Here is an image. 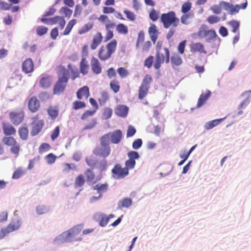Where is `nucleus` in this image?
Instances as JSON below:
<instances>
[{
	"label": "nucleus",
	"instance_id": "obj_1",
	"mask_svg": "<svg viewBox=\"0 0 251 251\" xmlns=\"http://www.w3.org/2000/svg\"><path fill=\"white\" fill-rule=\"evenodd\" d=\"M160 22L162 23L164 28H169L166 34V38L168 40H170L176 33V27L179 23V19L177 17L176 13L174 11H171L166 13H163L161 15Z\"/></svg>",
	"mask_w": 251,
	"mask_h": 251
},
{
	"label": "nucleus",
	"instance_id": "obj_2",
	"mask_svg": "<svg viewBox=\"0 0 251 251\" xmlns=\"http://www.w3.org/2000/svg\"><path fill=\"white\" fill-rule=\"evenodd\" d=\"M69 78V71L64 67H60L58 79L55 83L53 88V94L54 95H58L64 91Z\"/></svg>",
	"mask_w": 251,
	"mask_h": 251
},
{
	"label": "nucleus",
	"instance_id": "obj_3",
	"mask_svg": "<svg viewBox=\"0 0 251 251\" xmlns=\"http://www.w3.org/2000/svg\"><path fill=\"white\" fill-rule=\"evenodd\" d=\"M100 140V145L95 148L93 153L97 157L105 159L110 155L111 150L108 143L107 137L102 136Z\"/></svg>",
	"mask_w": 251,
	"mask_h": 251
},
{
	"label": "nucleus",
	"instance_id": "obj_4",
	"mask_svg": "<svg viewBox=\"0 0 251 251\" xmlns=\"http://www.w3.org/2000/svg\"><path fill=\"white\" fill-rule=\"evenodd\" d=\"M117 46V42L115 39L112 40L106 46H101L98 52V57L100 60L105 61L111 56L115 51Z\"/></svg>",
	"mask_w": 251,
	"mask_h": 251
},
{
	"label": "nucleus",
	"instance_id": "obj_5",
	"mask_svg": "<svg viewBox=\"0 0 251 251\" xmlns=\"http://www.w3.org/2000/svg\"><path fill=\"white\" fill-rule=\"evenodd\" d=\"M82 229V226L81 225H77L69 230L64 232L61 236L64 240L66 242H71L73 239L75 238V241H81V238H76L77 236L79 235Z\"/></svg>",
	"mask_w": 251,
	"mask_h": 251
},
{
	"label": "nucleus",
	"instance_id": "obj_6",
	"mask_svg": "<svg viewBox=\"0 0 251 251\" xmlns=\"http://www.w3.org/2000/svg\"><path fill=\"white\" fill-rule=\"evenodd\" d=\"M152 81V78L150 75H146L144 77L138 90V99L142 100L148 94L150 88V84Z\"/></svg>",
	"mask_w": 251,
	"mask_h": 251
},
{
	"label": "nucleus",
	"instance_id": "obj_7",
	"mask_svg": "<svg viewBox=\"0 0 251 251\" xmlns=\"http://www.w3.org/2000/svg\"><path fill=\"white\" fill-rule=\"evenodd\" d=\"M198 35L201 38H205L207 42L214 40L217 36L215 30L209 29L206 25H202L200 26L198 32Z\"/></svg>",
	"mask_w": 251,
	"mask_h": 251
},
{
	"label": "nucleus",
	"instance_id": "obj_8",
	"mask_svg": "<svg viewBox=\"0 0 251 251\" xmlns=\"http://www.w3.org/2000/svg\"><path fill=\"white\" fill-rule=\"evenodd\" d=\"M2 143L7 146L10 147V152L18 156L20 151V145L15 138L12 136H4L2 139Z\"/></svg>",
	"mask_w": 251,
	"mask_h": 251
},
{
	"label": "nucleus",
	"instance_id": "obj_9",
	"mask_svg": "<svg viewBox=\"0 0 251 251\" xmlns=\"http://www.w3.org/2000/svg\"><path fill=\"white\" fill-rule=\"evenodd\" d=\"M22 225V221L18 218L13 219L8 225L0 231V239L8 233L18 230Z\"/></svg>",
	"mask_w": 251,
	"mask_h": 251
},
{
	"label": "nucleus",
	"instance_id": "obj_10",
	"mask_svg": "<svg viewBox=\"0 0 251 251\" xmlns=\"http://www.w3.org/2000/svg\"><path fill=\"white\" fill-rule=\"evenodd\" d=\"M165 51V55L162 53L157 51L155 55V60L154 63V68L156 70L159 69L161 64L163 63L164 61L166 63H168L170 61V51L167 48L164 49Z\"/></svg>",
	"mask_w": 251,
	"mask_h": 251
},
{
	"label": "nucleus",
	"instance_id": "obj_11",
	"mask_svg": "<svg viewBox=\"0 0 251 251\" xmlns=\"http://www.w3.org/2000/svg\"><path fill=\"white\" fill-rule=\"evenodd\" d=\"M44 121L39 120L38 115L32 118L31 130L30 134L32 136L37 135L40 132L44 126Z\"/></svg>",
	"mask_w": 251,
	"mask_h": 251
},
{
	"label": "nucleus",
	"instance_id": "obj_12",
	"mask_svg": "<svg viewBox=\"0 0 251 251\" xmlns=\"http://www.w3.org/2000/svg\"><path fill=\"white\" fill-rule=\"evenodd\" d=\"M9 118L11 122L14 126H18L21 123H22L24 120V111L22 109L12 111L9 113Z\"/></svg>",
	"mask_w": 251,
	"mask_h": 251
},
{
	"label": "nucleus",
	"instance_id": "obj_13",
	"mask_svg": "<svg viewBox=\"0 0 251 251\" xmlns=\"http://www.w3.org/2000/svg\"><path fill=\"white\" fill-rule=\"evenodd\" d=\"M111 172L114 177L117 179H122L127 176L129 172L126 167L123 168L122 165L117 163L115 164L111 170Z\"/></svg>",
	"mask_w": 251,
	"mask_h": 251
},
{
	"label": "nucleus",
	"instance_id": "obj_14",
	"mask_svg": "<svg viewBox=\"0 0 251 251\" xmlns=\"http://www.w3.org/2000/svg\"><path fill=\"white\" fill-rule=\"evenodd\" d=\"M102 136H106L107 137L108 143L109 144L110 139L113 144H119L122 138L123 135L121 130L118 129L115 130L112 132H110L104 134Z\"/></svg>",
	"mask_w": 251,
	"mask_h": 251
},
{
	"label": "nucleus",
	"instance_id": "obj_15",
	"mask_svg": "<svg viewBox=\"0 0 251 251\" xmlns=\"http://www.w3.org/2000/svg\"><path fill=\"white\" fill-rule=\"evenodd\" d=\"M27 106L31 113H35L39 110L41 105L37 98L36 96H33L28 99Z\"/></svg>",
	"mask_w": 251,
	"mask_h": 251
},
{
	"label": "nucleus",
	"instance_id": "obj_16",
	"mask_svg": "<svg viewBox=\"0 0 251 251\" xmlns=\"http://www.w3.org/2000/svg\"><path fill=\"white\" fill-rule=\"evenodd\" d=\"M89 101L94 110V111L87 110L84 112L81 117V119L83 121L86 120L89 117L93 116L96 111L99 108V106L97 104V102L94 98H90Z\"/></svg>",
	"mask_w": 251,
	"mask_h": 251
},
{
	"label": "nucleus",
	"instance_id": "obj_17",
	"mask_svg": "<svg viewBox=\"0 0 251 251\" xmlns=\"http://www.w3.org/2000/svg\"><path fill=\"white\" fill-rule=\"evenodd\" d=\"M2 127L3 133L6 136H12L16 134V128L10 123L3 122Z\"/></svg>",
	"mask_w": 251,
	"mask_h": 251
},
{
	"label": "nucleus",
	"instance_id": "obj_18",
	"mask_svg": "<svg viewBox=\"0 0 251 251\" xmlns=\"http://www.w3.org/2000/svg\"><path fill=\"white\" fill-rule=\"evenodd\" d=\"M22 71L25 74H28L32 72L34 70V63L31 58H27L25 60L22 67Z\"/></svg>",
	"mask_w": 251,
	"mask_h": 251
},
{
	"label": "nucleus",
	"instance_id": "obj_19",
	"mask_svg": "<svg viewBox=\"0 0 251 251\" xmlns=\"http://www.w3.org/2000/svg\"><path fill=\"white\" fill-rule=\"evenodd\" d=\"M91 67L94 74L98 75L101 73L102 68L100 63L99 60L94 57L91 58Z\"/></svg>",
	"mask_w": 251,
	"mask_h": 251
},
{
	"label": "nucleus",
	"instance_id": "obj_20",
	"mask_svg": "<svg viewBox=\"0 0 251 251\" xmlns=\"http://www.w3.org/2000/svg\"><path fill=\"white\" fill-rule=\"evenodd\" d=\"M89 96V89L87 86H83L79 89L76 92V97L79 100L87 99Z\"/></svg>",
	"mask_w": 251,
	"mask_h": 251
},
{
	"label": "nucleus",
	"instance_id": "obj_21",
	"mask_svg": "<svg viewBox=\"0 0 251 251\" xmlns=\"http://www.w3.org/2000/svg\"><path fill=\"white\" fill-rule=\"evenodd\" d=\"M149 34L151 40L154 44L157 40L158 34L157 27L154 24H151V25L149 28Z\"/></svg>",
	"mask_w": 251,
	"mask_h": 251
},
{
	"label": "nucleus",
	"instance_id": "obj_22",
	"mask_svg": "<svg viewBox=\"0 0 251 251\" xmlns=\"http://www.w3.org/2000/svg\"><path fill=\"white\" fill-rule=\"evenodd\" d=\"M97 218L99 220V225L100 226H105L108 223L109 220L113 218L114 215L112 214L106 216L104 214L100 213L97 215Z\"/></svg>",
	"mask_w": 251,
	"mask_h": 251
},
{
	"label": "nucleus",
	"instance_id": "obj_23",
	"mask_svg": "<svg viewBox=\"0 0 251 251\" xmlns=\"http://www.w3.org/2000/svg\"><path fill=\"white\" fill-rule=\"evenodd\" d=\"M58 24L60 29H63L66 24V21L63 17L56 16L50 18V25Z\"/></svg>",
	"mask_w": 251,
	"mask_h": 251
},
{
	"label": "nucleus",
	"instance_id": "obj_24",
	"mask_svg": "<svg viewBox=\"0 0 251 251\" xmlns=\"http://www.w3.org/2000/svg\"><path fill=\"white\" fill-rule=\"evenodd\" d=\"M103 39V36L100 32H97L93 37L92 43L91 44V49L94 50L101 43Z\"/></svg>",
	"mask_w": 251,
	"mask_h": 251
},
{
	"label": "nucleus",
	"instance_id": "obj_25",
	"mask_svg": "<svg viewBox=\"0 0 251 251\" xmlns=\"http://www.w3.org/2000/svg\"><path fill=\"white\" fill-rule=\"evenodd\" d=\"M210 91L207 90L205 93H202L200 96L197 104V108L201 107L211 96Z\"/></svg>",
	"mask_w": 251,
	"mask_h": 251
},
{
	"label": "nucleus",
	"instance_id": "obj_26",
	"mask_svg": "<svg viewBox=\"0 0 251 251\" xmlns=\"http://www.w3.org/2000/svg\"><path fill=\"white\" fill-rule=\"evenodd\" d=\"M52 83L51 76L50 75H45L43 76L39 81L40 86L43 89L49 88Z\"/></svg>",
	"mask_w": 251,
	"mask_h": 251
},
{
	"label": "nucleus",
	"instance_id": "obj_27",
	"mask_svg": "<svg viewBox=\"0 0 251 251\" xmlns=\"http://www.w3.org/2000/svg\"><path fill=\"white\" fill-rule=\"evenodd\" d=\"M128 107L124 105H118L115 109V114L120 117H125L128 113Z\"/></svg>",
	"mask_w": 251,
	"mask_h": 251
},
{
	"label": "nucleus",
	"instance_id": "obj_28",
	"mask_svg": "<svg viewBox=\"0 0 251 251\" xmlns=\"http://www.w3.org/2000/svg\"><path fill=\"white\" fill-rule=\"evenodd\" d=\"M20 138L23 140H26L28 138L29 130L26 125L20 126L18 130Z\"/></svg>",
	"mask_w": 251,
	"mask_h": 251
},
{
	"label": "nucleus",
	"instance_id": "obj_29",
	"mask_svg": "<svg viewBox=\"0 0 251 251\" xmlns=\"http://www.w3.org/2000/svg\"><path fill=\"white\" fill-rule=\"evenodd\" d=\"M115 26V24L112 23H110L105 24V27L107 30L106 33L104 38V41L106 42L111 40L114 36L113 31L110 30V28H112Z\"/></svg>",
	"mask_w": 251,
	"mask_h": 251
},
{
	"label": "nucleus",
	"instance_id": "obj_30",
	"mask_svg": "<svg viewBox=\"0 0 251 251\" xmlns=\"http://www.w3.org/2000/svg\"><path fill=\"white\" fill-rule=\"evenodd\" d=\"M190 49L191 51L192 52L206 53V51L204 50V46L201 43L192 44L190 46Z\"/></svg>",
	"mask_w": 251,
	"mask_h": 251
},
{
	"label": "nucleus",
	"instance_id": "obj_31",
	"mask_svg": "<svg viewBox=\"0 0 251 251\" xmlns=\"http://www.w3.org/2000/svg\"><path fill=\"white\" fill-rule=\"evenodd\" d=\"M248 5V2L247 0L246 1L241 4H236L235 5H233L232 4V6L231 7V9L229 12V14L231 15H233L237 13L241 9H245L246 8Z\"/></svg>",
	"mask_w": 251,
	"mask_h": 251
},
{
	"label": "nucleus",
	"instance_id": "obj_32",
	"mask_svg": "<svg viewBox=\"0 0 251 251\" xmlns=\"http://www.w3.org/2000/svg\"><path fill=\"white\" fill-rule=\"evenodd\" d=\"M242 96L245 97V99L239 105V108L242 109L247 106L251 100V90L247 91L242 94Z\"/></svg>",
	"mask_w": 251,
	"mask_h": 251
},
{
	"label": "nucleus",
	"instance_id": "obj_33",
	"mask_svg": "<svg viewBox=\"0 0 251 251\" xmlns=\"http://www.w3.org/2000/svg\"><path fill=\"white\" fill-rule=\"evenodd\" d=\"M171 62L173 67L180 65L182 63V60L180 55L177 53L172 55L171 58Z\"/></svg>",
	"mask_w": 251,
	"mask_h": 251
},
{
	"label": "nucleus",
	"instance_id": "obj_34",
	"mask_svg": "<svg viewBox=\"0 0 251 251\" xmlns=\"http://www.w3.org/2000/svg\"><path fill=\"white\" fill-rule=\"evenodd\" d=\"M193 14L185 13L183 14L180 17L179 21L182 24L184 25H188L191 23V19L193 17Z\"/></svg>",
	"mask_w": 251,
	"mask_h": 251
},
{
	"label": "nucleus",
	"instance_id": "obj_35",
	"mask_svg": "<svg viewBox=\"0 0 251 251\" xmlns=\"http://www.w3.org/2000/svg\"><path fill=\"white\" fill-rule=\"evenodd\" d=\"M80 72L83 75H86L88 72L89 65L85 58H83L80 62Z\"/></svg>",
	"mask_w": 251,
	"mask_h": 251
},
{
	"label": "nucleus",
	"instance_id": "obj_36",
	"mask_svg": "<svg viewBox=\"0 0 251 251\" xmlns=\"http://www.w3.org/2000/svg\"><path fill=\"white\" fill-rule=\"evenodd\" d=\"M132 203V201L130 198H125L120 201L118 204V207L119 209L123 208H128Z\"/></svg>",
	"mask_w": 251,
	"mask_h": 251
},
{
	"label": "nucleus",
	"instance_id": "obj_37",
	"mask_svg": "<svg viewBox=\"0 0 251 251\" xmlns=\"http://www.w3.org/2000/svg\"><path fill=\"white\" fill-rule=\"evenodd\" d=\"M116 30L118 33L124 35L128 32V27L122 23L116 25Z\"/></svg>",
	"mask_w": 251,
	"mask_h": 251
},
{
	"label": "nucleus",
	"instance_id": "obj_38",
	"mask_svg": "<svg viewBox=\"0 0 251 251\" xmlns=\"http://www.w3.org/2000/svg\"><path fill=\"white\" fill-rule=\"evenodd\" d=\"M223 120L219 119L212 120L206 123L204 125V128L207 130H209L219 125Z\"/></svg>",
	"mask_w": 251,
	"mask_h": 251
},
{
	"label": "nucleus",
	"instance_id": "obj_39",
	"mask_svg": "<svg viewBox=\"0 0 251 251\" xmlns=\"http://www.w3.org/2000/svg\"><path fill=\"white\" fill-rule=\"evenodd\" d=\"M110 89L114 92L117 93L120 91V85L119 81L116 79L112 80L109 84Z\"/></svg>",
	"mask_w": 251,
	"mask_h": 251
},
{
	"label": "nucleus",
	"instance_id": "obj_40",
	"mask_svg": "<svg viewBox=\"0 0 251 251\" xmlns=\"http://www.w3.org/2000/svg\"><path fill=\"white\" fill-rule=\"evenodd\" d=\"M109 99V94L106 91H102L100 93V97L98 99L100 105H103Z\"/></svg>",
	"mask_w": 251,
	"mask_h": 251
},
{
	"label": "nucleus",
	"instance_id": "obj_41",
	"mask_svg": "<svg viewBox=\"0 0 251 251\" xmlns=\"http://www.w3.org/2000/svg\"><path fill=\"white\" fill-rule=\"evenodd\" d=\"M94 190H97L98 193L101 194V193L105 192L108 189V185L105 184H97L93 187Z\"/></svg>",
	"mask_w": 251,
	"mask_h": 251
},
{
	"label": "nucleus",
	"instance_id": "obj_42",
	"mask_svg": "<svg viewBox=\"0 0 251 251\" xmlns=\"http://www.w3.org/2000/svg\"><path fill=\"white\" fill-rule=\"evenodd\" d=\"M76 20L75 19H72L71 21H70L67 25V26L63 32L64 35H67L69 34L70 32L71 31L73 26L74 25L76 24Z\"/></svg>",
	"mask_w": 251,
	"mask_h": 251
},
{
	"label": "nucleus",
	"instance_id": "obj_43",
	"mask_svg": "<svg viewBox=\"0 0 251 251\" xmlns=\"http://www.w3.org/2000/svg\"><path fill=\"white\" fill-rule=\"evenodd\" d=\"M145 33L143 30H140L138 34V37L136 43V48L139 49L140 45L145 40Z\"/></svg>",
	"mask_w": 251,
	"mask_h": 251
},
{
	"label": "nucleus",
	"instance_id": "obj_44",
	"mask_svg": "<svg viewBox=\"0 0 251 251\" xmlns=\"http://www.w3.org/2000/svg\"><path fill=\"white\" fill-rule=\"evenodd\" d=\"M228 25H230L231 27V31L232 32L234 33H237L239 32V28L240 26L239 23L235 20H232L230 22H228Z\"/></svg>",
	"mask_w": 251,
	"mask_h": 251
},
{
	"label": "nucleus",
	"instance_id": "obj_45",
	"mask_svg": "<svg viewBox=\"0 0 251 251\" xmlns=\"http://www.w3.org/2000/svg\"><path fill=\"white\" fill-rule=\"evenodd\" d=\"M85 183V179L83 175H78L75 179V187L79 188L82 186Z\"/></svg>",
	"mask_w": 251,
	"mask_h": 251
},
{
	"label": "nucleus",
	"instance_id": "obj_46",
	"mask_svg": "<svg viewBox=\"0 0 251 251\" xmlns=\"http://www.w3.org/2000/svg\"><path fill=\"white\" fill-rule=\"evenodd\" d=\"M84 175L86 177V180L87 181H92L94 180L95 175V174L91 169H87L84 172Z\"/></svg>",
	"mask_w": 251,
	"mask_h": 251
},
{
	"label": "nucleus",
	"instance_id": "obj_47",
	"mask_svg": "<svg viewBox=\"0 0 251 251\" xmlns=\"http://www.w3.org/2000/svg\"><path fill=\"white\" fill-rule=\"evenodd\" d=\"M47 112L48 114L52 119H54L58 115V110L56 108L50 106L47 109Z\"/></svg>",
	"mask_w": 251,
	"mask_h": 251
},
{
	"label": "nucleus",
	"instance_id": "obj_48",
	"mask_svg": "<svg viewBox=\"0 0 251 251\" xmlns=\"http://www.w3.org/2000/svg\"><path fill=\"white\" fill-rule=\"evenodd\" d=\"M85 162L87 165L94 169L97 164V160L93 156H88L85 158Z\"/></svg>",
	"mask_w": 251,
	"mask_h": 251
},
{
	"label": "nucleus",
	"instance_id": "obj_49",
	"mask_svg": "<svg viewBox=\"0 0 251 251\" xmlns=\"http://www.w3.org/2000/svg\"><path fill=\"white\" fill-rule=\"evenodd\" d=\"M25 174V171L22 167L18 168L12 175V178L17 179L21 177Z\"/></svg>",
	"mask_w": 251,
	"mask_h": 251
},
{
	"label": "nucleus",
	"instance_id": "obj_50",
	"mask_svg": "<svg viewBox=\"0 0 251 251\" xmlns=\"http://www.w3.org/2000/svg\"><path fill=\"white\" fill-rule=\"evenodd\" d=\"M59 13L63 14L67 18H70L73 13V11L69 8L64 6L62 7L59 10Z\"/></svg>",
	"mask_w": 251,
	"mask_h": 251
},
{
	"label": "nucleus",
	"instance_id": "obj_51",
	"mask_svg": "<svg viewBox=\"0 0 251 251\" xmlns=\"http://www.w3.org/2000/svg\"><path fill=\"white\" fill-rule=\"evenodd\" d=\"M97 124L96 120L94 118L91 119L89 122L85 125L82 130H86L94 128Z\"/></svg>",
	"mask_w": 251,
	"mask_h": 251
},
{
	"label": "nucleus",
	"instance_id": "obj_52",
	"mask_svg": "<svg viewBox=\"0 0 251 251\" xmlns=\"http://www.w3.org/2000/svg\"><path fill=\"white\" fill-rule=\"evenodd\" d=\"M113 111L111 108L108 107H105L103 109L102 117L104 119L107 120L111 118L112 115Z\"/></svg>",
	"mask_w": 251,
	"mask_h": 251
},
{
	"label": "nucleus",
	"instance_id": "obj_53",
	"mask_svg": "<svg viewBox=\"0 0 251 251\" xmlns=\"http://www.w3.org/2000/svg\"><path fill=\"white\" fill-rule=\"evenodd\" d=\"M191 8L192 3L190 2H185L182 4L181 6V12L183 14L188 13V12L189 10H190Z\"/></svg>",
	"mask_w": 251,
	"mask_h": 251
},
{
	"label": "nucleus",
	"instance_id": "obj_54",
	"mask_svg": "<svg viewBox=\"0 0 251 251\" xmlns=\"http://www.w3.org/2000/svg\"><path fill=\"white\" fill-rule=\"evenodd\" d=\"M107 167V161L105 159H103L99 162V165L98 166V169L100 172H103L105 171Z\"/></svg>",
	"mask_w": 251,
	"mask_h": 251
},
{
	"label": "nucleus",
	"instance_id": "obj_55",
	"mask_svg": "<svg viewBox=\"0 0 251 251\" xmlns=\"http://www.w3.org/2000/svg\"><path fill=\"white\" fill-rule=\"evenodd\" d=\"M50 149V146L48 143H43L39 148V152L42 154Z\"/></svg>",
	"mask_w": 251,
	"mask_h": 251
},
{
	"label": "nucleus",
	"instance_id": "obj_56",
	"mask_svg": "<svg viewBox=\"0 0 251 251\" xmlns=\"http://www.w3.org/2000/svg\"><path fill=\"white\" fill-rule=\"evenodd\" d=\"M86 104L84 102L81 101H75L73 104V108L74 109L77 110L85 108Z\"/></svg>",
	"mask_w": 251,
	"mask_h": 251
},
{
	"label": "nucleus",
	"instance_id": "obj_57",
	"mask_svg": "<svg viewBox=\"0 0 251 251\" xmlns=\"http://www.w3.org/2000/svg\"><path fill=\"white\" fill-rule=\"evenodd\" d=\"M48 28L44 26H39L36 28V33L39 36H42L47 33Z\"/></svg>",
	"mask_w": 251,
	"mask_h": 251
},
{
	"label": "nucleus",
	"instance_id": "obj_58",
	"mask_svg": "<svg viewBox=\"0 0 251 251\" xmlns=\"http://www.w3.org/2000/svg\"><path fill=\"white\" fill-rule=\"evenodd\" d=\"M117 72L121 78H125L128 75V71L124 67H120L117 70Z\"/></svg>",
	"mask_w": 251,
	"mask_h": 251
},
{
	"label": "nucleus",
	"instance_id": "obj_59",
	"mask_svg": "<svg viewBox=\"0 0 251 251\" xmlns=\"http://www.w3.org/2000/svg\"><path fill=\"white\" fill-rule=\"evenodd\" d=\"M124 13L126 14L127 19L130 21H135L136 19V15L133 12H131L128 10L126 9L124 11Z\"/></svg>",
	"mask_w": 251,
	"mask_h": 251
},
{
	"label": "nucleus",
	"instance_id": "obj_60",
	"mask_svg": "<svg viewBox=\"0 0 251 251\" xmlns=\"http://www.w3.org/2000/svg\"><path fill=\"white\" fill-rule=\"evenodd\" d=\"M60 133V127L59 126H57L52 131L51 135L50 138L52 141H54L58 137Z\"/></svg>",
	"mask_w": 251,
	"mask_h": 251
},
{
	"label": "nucleus",
	"instance_id": "obj_61",
	"mask_svg": "<svg viewBox=\"0 0 251 251\" xmlns=\"http://www.w3.org/2000/svg\"><path fill=\"white\" fill-rule=\"evenodd\" d=\"M136 164L135 160L128 159L125 162V167L127 168V170L132 169L134 168Z\"/></svg>",
	"mask_w": 251,
	"mask_h": 251
},
{
	"label": "nucleus",
	"instance_id": "obj_62",
	"mask_svg": "<svg viewBox=\"0 0 251 251\" xmlns=\"http://www.w3.org/2000/svg\"><path fill=\"white\" fill-rule=\"evenodd\" d=\"M222 5L220 4V2L219 5H214L210 7V10L214 13V14H219L221 13L222 11Z\"/></svg>",
	"mask_w": 251,
	"mask_h": 251
},
{
	"label": "nucleus",
	"instance_id": "obj_63",
	"mask_svg": "<svg viewBox=\"0 0 251 251\" xmlns=\"http://www.w3.org/2000/svg\"><path fill=\"white\" fill-rule=\"evenodd\" d=\"M207 22L210 24H214L220 21V18L214 15L209 16L207 19Z\"/></svg>",
	"mask_w": 251,
	"mask_h": 251
},
{
	"label": "nucleus",
	"instance_id": "obj_64",
	"mask_svg": "<svg viewBox=\"0 0 251 251\" xmlns=\"http://www.w3.org/2000/svg\"><path fill=\"white\" fill-rule=\"evenodd\" d=\"M127 156L129 159L135 160L139 158V155L137 151H130L127 153Z\"/></svg>",
	"mask_w": 251,
	"mask_h": 251
}]
</instances>
